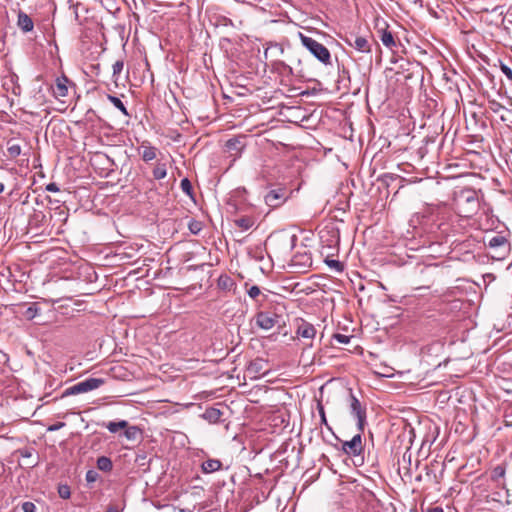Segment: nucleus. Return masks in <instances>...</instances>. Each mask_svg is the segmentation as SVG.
Instances as JSON below:
<instances>
[{"label": "nucleus", "instance_id": "f257e3e1", "mask_svg": "<svg viewBox=\"0 0 512 512\" xmlns=\"http://www.w3.org/2000/svg\"><path fill=\"white\" fill-rule=\"evenodd\" d=\"M284 311L285 306L283 304L269 303L265 310L256 313V325L263 330H270L275 326L281 328L285 325Z\"/></svg>", "mask_w": 512, "mask_h": 512}, {"label": "nucleus", "instance_id": "f03ea898", "mask_svg": "<svg viewBox=\"0 0 512 512\" xmlns=\"http://www.w3.org/2000/svg\"><path fill=\"white\" fill-rule=\"evenodd\" d=\"M453 204L457 214L464 218H471L479 210V198L475 190L462 189L455 193Z\"/></svg>", "mask_w": 512, "mask_h": 512}, {"label": "nucleus", "instance_id": "7ed1b4c3", "mask_svg": "<svg viewBox=\"0 0 512 512\" xmlns=\"http://www.w3.org/2000/svg\"><path fill=\"white\" fill-rule=\"evenodd\" d=\"M484 245L487 249V255L493 260H503L509 254L511 245L507 237L503 234L486 235Z\"/></svg>", "mask_w": 512, "mask_h": 512}, {"label": "nucleus", "instance_id": "20e7f679", "mask_svg": "<svg viewBox=\"0 0 512 512\" xmlns=\"http://www.w3.org/2000/svg\"><path fill=\"white\" fill-rule=\"evenodd\" d=\"M301 44L322 64H331V53L321 43L313 39L312 37L306 36L303 33H299Z\"/></svg>", "mask_w": 512, "mask_h": 512}, {"label": "nucleus", "instance_id": "39448f33", "mask_svg": "<svg viewBox=\"0 0 512 512\" xmlns=\"http://www.w3.org/2000/svg\"><path fill=\"white\" fill-rule=\"evenodd\" d=\"M362 433L363 432L359 431L352 437L351 440L347 441H343L338 436H336V439L341 443V448H336L341 450L345 455L360 460V465H362L364 462L363 454L365 450L362 441Z\"/></svg>", "mask_w": 512, "mask_h": 512}, {"label": "nucleus", "instance_id": "423d86ee", "mask_svg": "<svg viewBox=\"0 0 512 512\" xmlns=\"http://www.w3.org/2000/svg\"><path fill=\"white\" fill-rule=\"evenodd\" d=\"M104 384V380L101 378H87L81 382H78L68 388H66L60 398H65L71 395H77L81 393H86L92 391L94 389L99 388Z\"/></svg>", "mask_w": 512, "mask_h": 512}, {"label": "nucleus", "instance_id": "0eeeda50", "mask_svg": "<svg viewBox=\"0 0 512 512\" xmlns=\"http://www.w3.org/2000/svg\"><path fill=\"white\" fill-rule=\"evenodd\" d=\"M290 197V191L284 186H276L271 188L264 196L267 206L272 209L282 206Z\"/></svg>", "mask_w": 512, "mask_h": 512}, {"label": "nucleus", "instance_id": "6e6552de", "mask_svg": "<svg viewBox=\"0 0 512 512\" xmlns=\"http://www.w3.org/2000/svg\"><path fill=\"white\" fill-rule=\"evenodd\" d=\"M349 410L350 414L353 415L357 420L358 431L363 432L364 427L367 423L366 408L361 404L358 398L353 394L352 390H349Z\"/></svg>", "mask_w": 512, "mask_h": 512}, {"label": "nucleus", "instance_id": "1a4fd4ad", "mask_svg": "<svg viewBox=\"0 0 512 512\" xmlns=\"http://www.w3.org/2000/svg\"><path fill=\"white\" fill-rule=\"evenodd\" d=\"M341 39L350 47L360 53H371V43L365 36L347 33Z\"/></svg>", "mask_w": 512, "mask_h": 512}, {"label": "nucleus", "instance_id": "9d476101", "mask_svg": "<svg viewBox=\"0 0 512 512\" xmlns=\"http://www.w3.org/2000/svg\"><path fill=\"white\" fill-rule=\"evenodd\" d=\"M246 140L247 136L238 135L226 141L225 147L231 157L236 159L241 156V153L246 147Z\"/></svg>", "mask_w": 512, "mask_h": 512}, {"label": "nucleus", "instance_id": "9b49d317", "mask_svg": "<svg viewBox=\"0 0 512 512\" xmlns=\"http://www.w3.org/2000/svg\"><path fill=\"white\" fill-rule=\"evenodd\" d=\"M51 218L52 216L50 215L48 217L44 211L34 210L33 213L29 216L28 225L32 230H41V232H43L48 226Z\"/></svg>", "mask_w": 512, "mask_h": 512}, {"label": "nucleus", "instance_id": "f8f14e48", "mask_svg": "<svg viewBox=\"0 0 512 512\" xmlns=\"http://www.w3.org/2000/svg\"><path fill=\"white\" fill-rule=\"evenodd\" d=\"M296 335L297 337L309 339L310 343L306 344V346L312 347L313 339L316 336V329L311 323L305 321L304 319H299L297 323Z\"/></svg>", "mask_w": 512, "mask_h": 512}, {"label": "nucleus", "instance_id": "ddd939ff", "mask_svg": "<svg viewBox=\"0 0 512 512\" xmlns=\"http://www.w3.org/2000/svg\"><path fill=\"white\" fill-rule=\"evenodd\" d=\"M70 83L71 81L65 75L57 77L55 85L52 86L53 95L56 98L66 97L69 91L68 84Z\"/></svg>", "mask_w": 512, "mask_h": 512}, {"label": "nucleus", "instance_id": "4468645a", "mask_svg": "<svg viewBox=\"0 0 512 512\" xmlns=\"http://www.w3.org/2000/svg\"><path fill=\"white\" fill-rule=\"evenodd\" d=\"M158 149L152 146L149 142L144 141L139 147V153L144 162H150L157 157Z\"/></svg>", "mask_w": 512, "mask_h": 512}, {"label": "nucleus", "instance_id": "2eb2a0df", "mask_svg": "<svg viewBox=\"0 0 512 512\" xmlns=\"http://www.w3.org/2000/svg\"><path fill=\"white\" fill-rule=\"evenodd\" d=\"M17 26L22 32L28 33L34 29V22L28 14H26L22 10H19L17 17Z\"/></svg>", "mask_w": 512, "mask_h": 512}, {"label": "nucleus", "instance_id": "dca6fc26", "mask_svg": "<svg viewBox=\"0 0 512 512\" xmlns=\"http://www.w3.org/2000/svg\"><path fill=\"white\" fill-rule=\"evenodd\" d=\"M273 66H274V70H276L286 76H296L298 78H304V73H303L302 69L294 72V69L290 65L286 64L284 61H276V62H274Z\"/></svg>", "mask_w": 512, "mask_h": 512}, {"label": "nucleus", "instance_id": "f3484780", "mask_svg": "<svg viewBox=\"0 0 512 512\" xmlns=\"http://www.w3.org/2000/svg\"><path fill=\"white\" fill-rule=\"evenodd\" d=\"M378 33L383 45L389 48L390 50L394 51V48H396L398 45H401L400 43L396 42L392 32L389 31L387 28L379 29Z\"/></svg>", "mask_w": 512, "mask_h": 512}, {"label": "nucleus", "instance_id": "a211bd4d", "mask_svg": "<svg viewBox=\"0 0 512 512\" xmlns=\"http://www.w3.org/2000/svg\"><path fill=\"white\" fill-rule=\"evenodd\" d=\"M223 412L215 407L207 408L202 414V418L211 424L220 422Z\"/></svg>", "mask_w": 512, "mask_h": 512}, {"label": "nucleus", "instance_id": "6ab92c4d", "mask_svg": "<svg viewBox=\"0 0 512 512\" xmlns=\"http://www.w3.org/2000/svg\"><path fill=\"white\" fill-rule=\"evenodd\" d=\"M221 468L222 462L219 459H207L201 464V469L206 474L219 471Z\"/></svg>", "mask_w": 512, "mask_h": 512}, {"label": "nucleus", "instance_id": "aec40b11", "mask_svg": "<svg viewBox=\"0 0 512 512\" xmlns=\"http://www.w3.org/2000/svg\"><path fill=\"white\" fill-rule=\"evenodd\" d=\"M235 285L236 284H235L234 280L226 274L221 275L217 281L218 288L221 290H224V291L232 290L235 287Z\"/></svg>", "mask_w": 512, "mask_h": 512}, {"label": "nucleus", "instance_id": "412c9836", "mask_svg": "<svg viewBox=\"0 0 512 512\" xmlns=\"http://www.w3.org/2000/svg\"><path fill=\"white\" fill-rule=\"evenodd\" d=\"M123 430L124 436L130 441L137 440L142 434V430L138 426H130L128 422L127 427H125Z\"/></svg>", "mask_w": 512, "mask_h": 512}, {"label": "nucleus", "instance_id": "4be33fe9", "mask_svg": "<svg viewBox=\"0 0 512 512\" xmlns=\"http://www.w3.org/2000/svg\"><path fill=\"white\" fill-rule=\"evenodd\" d=\"M102 427H105L109 430L111 433H117L119 430L124 429L127 427V421L126 420H120L117 422L110 421V422H103L101 424Z\"/></svg>", "mask_w": 512, "mask_h": 512}, {"label": "nucleus", "instance_id": "5701e85b", "mask_svg": "<svg viewBox=\"0 0 512 512\" xmlns=\"http://www.w3.org/2000/svg\"><path fill=\"white\" fill-rule=\"evenodd\" d=\"M265 361L263 359H256L253 362L250 363L248 367V371L250 373H255L258 375H265L267 371H263Z\"/></svg>", "mask_w": 512, "mask_h": 512}, {"label": "nucleus", "instance_id": "b1692460", "mask_svg": "<svg viewBox=\"0 0 512 512\" xmlns=\"http://www.w3.org/2000/svg\"><path fill=\"white\" fill-rule=\"evenodd\" d=\"M153 178L155 180L164 179L167 176V166L165 163L157 162L152 170Z\"/></svg>", "mask_w": 512, "mask_h": 512}, {"label": "nucleus", "instance_id": "393cba45", "mask_svg": "<svg viewBox=\"0 0 512 512\" xmlns=\"http://www.w3.org/2000/svg\"><path fill=\"white\" fill-rule=\"evenodd\" d=\"M96 465L103 472H110L113 469L112 460L107 456H100L97 459Z\"/></svg>", "mask_w": 512, "mask_h": 512}, {"label": "nucleus", "instance_id": "a878e982", "mask_svg": "<svg viewBox=\"0 0 512 512\" xmlns=\"http://www.w3.org/2000/svg\"><path fill=\"white\" fill-rule=\"evenodd\" d=\"M297 241V236L292 235L290 237H284L277 240V244L283 246L286 251H291Z\"/></svg>", "mask_w": 512, "mask_h": 512}, {"label": "nucleus", "instance_id": "bb28decb", "mask_svg": "<svg viewBox=\"0 0 512 512\" xmlns=\"http://www.w3.org/2000/svg\"><path fill=\"white\" fill-rule=\"evenodd\" d=\"M255 221L252 217L244 216L235 220V224L237 227L242 230H248L254 225Z\"/></svg>", "mask_w": 512, "mask_h": 512}, {"label": "nucleus", "instance_id": "cd10ccee", "mask_svg": "<svg viewBox=\"0 0 512 512\" xmlns=\"http://www.w3.org/2000/svg\"><path fill=\"white\" fill-rule=\"evenodd\" d=\"M108 100L117 108L119 109L125 116L130 117V114L128 113L124 103L121 101L120 98L114 96V95H107Z\"/></svg>", "mask_w": 512, "mask_h": 512}, {"label": "nucleus", "instance_id": "c85d7f7f", "mask_svg": "<svg viewBox=\"0 0 512 512\" xmlns=\"http://www.w3.org/2000/svg\"><path fill=\"white\" fill-rule=\"evenodd\" d=\"M181 190L183 193H185L187 196H189L191 199L194 200V191L192 184L188 178H183L180 183Z\"/></svg>", "mask_w": 512, "mask_h": 512}, {"label": "nucleus", "instance_id": "c756f323", "mask_svg": "<svg viewBox=\"0 0 512 512\" xmlns=\"http://www.w3.org/2000/svg\"><path fill=\"white\" fill-rule=\"evenodd\" d=\"M39 312L40 308L38 307L37 303H32L23 312V315L25 316L26 319L32 320L39 314Z\"/></svg>", "mask_w": 512, "mask_h": 512}, {"label": "nucleus", "instance_id": "7c9ffc66", "mask_svg": "<svg viewBox=\"0 0 512 512\" xmlns=\"http://www.w3.org/2000/svg\"><path fill=\"white\" fill-rule=\"evenodd\" d=\"M188 229L193 235H198L203 229V224L201 221L191 218L188 221Z\"/></svg>", "mask_w": 512, "mask_h": 512}, {"label": "nucleus", "instance_id": "2f4dec72", "mask_svg": "<svg viewBox=\"0 0 512 512\" xmlns=\"http://www.w3.org/2000/svg\"><path fill=\"white\" fill-rule=\"evenodd\" d=\"M214 25L215 26H233V22L230 18L223 15H215L214 16Z\"/></svg>", "mask_w": 512, "mask_h": 512}, {"label": "nucleus", "instance_id": "473e14b6", "mask_svg": "<svg viewBox=\"0 0 512 512\" xmlns=\"http://www.w3.org/2000/svg\"><path fill=\"white\" fill-rule=\"evenodd\" d=\"M331 269H334L337 272L344 271V264L338 260L326 258L324 261Z\"/></svg>", "mask_w": 512, "mask_h": 512}, {"label": "nucleus", "instance_id": "72a5a7b5", "mask_svg": "<svg viewBox=\"0 0 512 512\" xmlns=\"http://www.w3.org/2000/svg\"><path fill=\"white\" fill-rule=\"evenodd\" d=\"M7 151L11 158H16L21 154V146L16 143L8 142Z\"/></svg>", "mask_w": 512, "mask_h": 512}, {"label": "nucleus", "instance_id": "f704fd0d", "mask_svg": "<svg viewBox=\"0 0 512 512\" xmlns=\"http://www.w3.org/2000/svg\"><path fill=\"white\" fill-rule=\"evenodd\" d=\"M318 411L321 418V424H323L329 431H332L331 426L328 424L324 407L321 403H318Z\"/></svg>", "mask_w": 512, "mask_h": 512}, {"label": "nucleus", "instance_id": "c9c22d12", "mask_svg": "<svg viewBox=\"0 0 512 512\" xmlns=\"http://www.w3.org/2000/svg\"><path fill=\"white\" fill-rule=\"evenodd\" d=\"M504 474L505 468L501 465H498L492 470V479L498 480L499 478H502Z\"/></svg>", "mask_w": 512, "mask_h": 512}, {"label": "nucleus", "instance_id": "e433bc0d", "mask_svg": "<svg viewBox=\"0 0 512 512\" xmlns=\"http://www.w3.org/2000/svg\"><path fill=\"white\" fill-rule=\"evenodd\" d=\"M58 493L62 499H68L71 495L70 487L68 485H60Z\"/></svg>", "mask_w": 512, "mask_h": 512}, {"label": "nucleus", "instance_id": "4c0bfd02", "mask_svg": "<svg viewBox=\"0 0 512 512\" xmlns=\"http://www.w3.org/2000/svg\"><path fill=\"white\" fill-rule=\"evenodd\" d=\"M98 478H99V474L97 471L90 469L86 472L85 479H86L87 483H93V482L97 481Z\"/></svg>", "mask_w": 512, "mask_h": 512}, {"label": "nucleus", "instance_id": "58836bf2", "mask_svg": "<svg viewBox=\"0 0 512 512\" xmlns=\"http://www.w3.org/2000/svg\"><path fill=\"white\" fill-rule=\"evenodd\" d=\"M333 338L341 343V344H348L352 338V336H348V335H344V334H340V333H336L333 335Z\"/></svg>", "mask_w": 512, "mask_h": 512}, {"label": "nucleus", "instance_id": "ea45409f", "mask_svg": "<svg viewBox=\"0 0 512 512\" xmlns=\"http://www.w3.org/2000/svg\"><path fill=\"white\" fill-rule=\"evenodd\" d=\"M488 105L491 111L494 113L500 112V110L504 109V106L497 102L496 100H489Z\"/></svg>", "mask_w": 512, "mask_h": 512}, {"label": "nucleus", "instance_id": "a19ab883", "mask_svg": "<svg viewBox=\"0 0 512 512\" xmlns=\"http://www.w3.org/2000/svg\"><path fill=\"white\" fill-rule=\"evenodd\" d=\"M23 512H36V506L33 502L26 501L22 503Z\"/></svg>", "mask_w": 512, "mask_h": 512}, {"label": "nucleus", "instance_id": "79ce46f5", "mask_svg": "<svg viewBox=\"0 0 512 512\" xmlns=\"http://www.w3.org/2000/svg\"><path fill=\"white\" fill-rule=\"evenodd\" d=\"M123 67H124L123 61H120V60L116 61L113 64V66H112V68H113V75H119L122 72Z\"/></svg>", "mask_w": 512, "mask_h": 512}, {"label": "nucleus", "instance_id": "37998d69", "mask_svg": "<svg viewBox=\"0 0 512 512\" xmlns=\"http://www.w3.org/2000/svg\"><path fill=\"white\" fill-rule=\"evenodd\" d=\"M247 293L251 298L255 299L257 296L261 294V291L258 286L254 285L248 289Z\"/></svg>", "mask_w": 512, "mask_h": 512}, {"label": "nucleus", "instance_id": "c03bdc74", "mask_svg": "<svg viewBox=\"0 0 512 512\" xmlns=\"http://www.w3.org/2000/svg\"><path fill=\"white\" fill-rule=\"evenodd\" d=\"M500 68L501 71L505 74V76L512 81V69L503 63H501Z\"/></svg>", "mask_w": 512, "mask_h": 512}, {"label": "nucleus", "instance_id": "a18cd8bd", "mask_svg": "<svg viewBox=\"0 0 512 512\" xmlns=\"http://www.w3.org/2000/svg\"><path fill=\"white\" fill-rule=\"evenodd\" d=\"M45 189L48 192H58L60 190L59 186L55 182L47 184Z\"/></svg>", "mask_w": 512, "mask_h": 512}, {"label": "nucleus", "instance_id": "49530a36", "mask_svg": "<svg viewBox=\"0 0 512 512\" xmlns=\"http://www.w3.org/2000/svg\"><path fill=\"white\" fill-rule=\"evenodd\" d=\"M95 117H97L95 110H93V109L87 110V112L85 114V118L87 121H93Z\"/></svg>", "mask_w": 512, "mask_h": 512}, {"label": "nucleus", "instance_id": "de8ad7c7", "mask_svg": "<svg viewBox=\"0 0 512 512\" xmlns=\"http://www.w3.org/2000/svg\"><path fill=\"white\" fill-rule=\"evenodd\" d=\"M65 426L64 422H57L48 427V431H57Z\"/></svg>", "mask_w": 512, "mask_h": 512}, {"label": "nucleus", "instance_id": "09e8293b", "mask_svg": "<svg viewBox=\"0 0 512 512\" xmlns=\"http://www.w3.org/2000/svg\"><path fill=\"white\" fill-rule=\"evenodd\" d=\"M397 178V176H394L392 174H384L382 176V180L388 185L389 184V180H395Z\"/></svg>", "mask_w": 512, "mask_h": 512}, {"label": "nucleus", "instance_id": "8fccbe9b", "mask_svg": "<svg viewBox=\"0 0 512 512\" xmlns=\"http://www.w3.org/2000/svg\"><path fill=\"white\" fill-rule=\"evenodd\" d=\"M426 512H444L442 507L435 506V507H429Z\"/></svg>", "mask_w": 512, "mask_h": 512}, {"label": "nucleus", "instance_id": "3c124183", "mask_svg": "<svg viewBox=\"0 0 512 512\" xmlns=\"http://www.w3.org/2000/svg\"><path fill=\"white\" fill-rule=\"evenodd\" d=\"M106 512H121V510L117 506L110 505L108 506Z\"/></svg>", "mask_w": 512, "mask_h": 512}, {"label": "nucleus", "instance_id": "603ef678", "mask_svg": "<svg viewBox=\"0 0 512 512\" xmlns=\"http://www.w3.org/2000/svg\"><path fill=\"white\" fill-rule=\"evenodd\" d=\"M8 361V356L3 351H0V363Z\"/></svg>", "mask_w": 512, "mask_h": 512}, {"label": "nucleus", "instance_id": "864d4df0", "mask_svg": "<svg viewBox=\"0 0 512 512\" xmlns=\"http://www.w3.org/2000/svg\"><path fill=\"white\" fill-rule=\"evenodd\" d=\"M59 216H63L64 219H67V213L63 209H59L58 212H56Z\"/></svg>", "mask_w": 512, "mask_h": 512}, {"label": "nucleus", "instance_id": "5fc2aeb1", "mask_svg": "<svg viewBox=\"0 0 512 512\" xmlns=\"http://www.w3.org/2000/svg\"><path fill=\"white\" fill-rule=\"evenodd\" d=\"M206 512H221V509L220 508H212V509L207 510Z\"/></svg>", "mask_w": 512, "mask_h": 512}, {"label": "nucleus", "instance_id": "6e6d98bb", "mask_svg": "<svg viewBox=\"0 0 512 512\" xmlns=\"http://www.w3.org/2000/svg\"><path fill=\"white\" fill-rule=\"evenodd\" d=\"M21 455H22L23 457H29V456L31 455V453H30V452H28L27 450H25L24 452H22V453H21Z\"/></svg>", "mask_w": 512, "mask_h": 512}, {"label": "nucleus", "instance_id": "4d7b16f0", "mask_svg": "<svg viewBox=\"0 0 512 512\" xmlns=\"http://www.w3.org/2000/svg\"><path fill=\"white\" fill-rule=\"evenodd\" d=\"M4 183L0 182V194L4 191Z\"/></svg>", "mask_w": 512, "mask_h": 512}, {"label": "nucleus", "instance_id": "13d9d810", "mask_svg": "<svg viewBox=\"0 0 512 512\" xmlns=\"http://www.w3.org/2000/svg\"><path fill=\"white\" fill-rule=\"evenodd\" d=\"M416 480L420 481L421 480V475H419Z\"/></svg>", "mask_w": 512, "mask_h": 512}, {"label": "nucleus", "instance_id": "bf43d9fd", "mask_svg": "<svg viewBox=\"0 0 512 512\" xmlns=\"http://www.w3.org/2000/svg\"><path fill=\"white\" fill-rule=\"evenodd\" d=\"M268 240H271L272 243L275 241L274 239H271V237H268Z\"/></svg>", "mask_w": 512, "mask_h": 512}, {"label": "nucleus", "instance_id": "052dcab7", "mask_svg": "<svg viewBox=\"0 0 512 512\" xmlns=\"http://www.w3.org/2000/svg\"><path fill=\"white\" fill-rule=\"evenodd\" d=\"M268 240H271L272 243L275 241L274 239H271V237H268Z\"/></svg>", "mask_w": 512, "mask_h": 512}]
</instances>
